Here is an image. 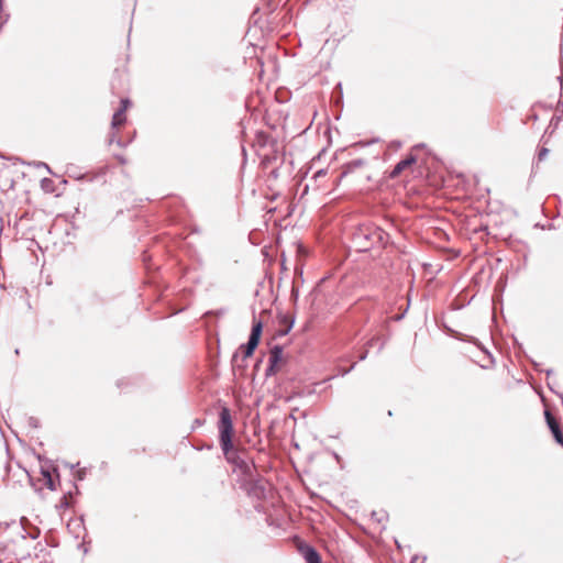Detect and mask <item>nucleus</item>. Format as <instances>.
Returning <instances> with one entry per match:
<instances>
[{"label":"nucleus","mask_w":563,"mask_h":563,"mask_svg":"<svg viewBox=\"0 0 563 563\" xmlns=\"http://www.w3.org/2000/svg\"><path fill=\"white\" fill-rule=\"evenodd\" d=\"M220 446L227 462L231 465L232 474L236 475L235 482L240 489H246V452L233 443V423L228 408L220 411L219 422Z\"/></svg>","instance_id":"nucleus-1"},{"label":"nucleus","mask_w":563,"mask_h":563,"mask_svg":"<svg viewBox=\"0 0 563 563\" xmlns=\"http://www.w3.org/2000/svg\"><path fill=\"white\" fill-rule=\"evenodd\" d=\"M276 142L271 139V136L263 132L258 131L255 134V139L252 143V147L254 148L257 157L260 158V165L264 170L272 168L271 174L274 177H277V166L276 162L278 159Z\"/></svg>","instance_id":"nucleus-2"},{"label":"nucleus","mask_w":563,"mask_h":563,"mask_svg":"<svg viewBox=\"0 0 563 563\" xmlns=\"http://www.w3.org/2000/svg\"><path fill=\"white\" fill-rule=\"evenodd\" d=\"M388 234L380 228L363 224L353 233L352 241L360 252H367L374 246H384L388 242Z\"/></svg>","instance_id":"nucleus-3"},{"label":"nucleus","mask_w":563,"mask_h":563,"mask_svg":"<svg viewBox=\"0 0 563 563\" xmlns=\"http://www.w3.org/2000/svg\"><path fill=\"white\" fill-rule=\"evenodd\" d=\"M282 363H283V346L276 344L271 349L266 374L267 375L275 374L279 369Z\"/></svg>","instance_id":"nucleus-4"},{"label":"nucleus","mask_w":563,"mask_h":563,"mask_svg":"<svg viewBox=\"0 0 563 563\" xmlns=\"http://www.w3.org/2000/svg\"><path fill=\"white\" fill-rule=\"evenodd\" d=\"M544 416H545V421H547V424L549 427V429L551 430L552 434H553V438L554 440L563 446V432L561 430V426H560V422L558 421V419L555 417L552 416V413L548 410H545L544 412Z\"/></svg>","instance_id":"nucleus-5"},{"label":"nucleus","mask_w":563,"mask_h":563,"mask_svg":"<svg viewBox=\"0 0 563 563\" xmlns=\"http://www.w3.org/2000/svg\"><path fill=\"white\" fill-rule=\"evenodd\" d=\"M263 330V323L261 320H256L254 318L253 325L251 333L249 335V356L254 352V350L257 347L260 338Z\"/></svg>","instance_id":"nucleus-6"},{"label":"nucleus","mask_w":563,"mask_h":563,"mask_svg":"<svg viewBox=\"0 0 563 563\" xmlns=\"http://www.w3.org/2000/svg\"><path fill=\"white\" fill-rule=\"evenodd\" d=\"M306 563H322L319 552L307 543H301L298 548Z\"/></svg>","instance_id":"nucleus-7"},{"label":"nucleus","mask_w":563,"mask_h":563,"mask_svg":"<svg viewBox=\"0 0 563 563\" xmlns=\"http://www.w3.org/2000/svg\"><path fill=\"white\" fill-rule=\"evenodd\" d=\"M417 161L416 156L410 154L406 158L399 161L389 174L390 178H397L407 167L415 164Z\"/></svg>","instance_id":"nucleus-8"},{"label":"nucleus","mask_w":563,"mask_h":563,"mask_svg":"<svg viewBox=\"0 0 563 563\" xmlns=\"http://www.w3.org/2000/svg\"><path fill=\"white\" fill-rule=\"evenodd\" d=\"M366 164V162L363 158H356L353 159L342 166V177L346 176L347 174L353 173L355 169L363 167Z\"/></svg>","instance_id":"nucleus-9"},{"label":"nucleus","mask_w":563,"mask_h":563,"mask_svg":"<svg viewBox=\"0 0 563 563\" xmlns=\"http://www.w3.org/2000/svg\"><path fill=\"white\" fill-rule=\"evenodd\" d=\"M5 528L8 530H11L12 532L19 534L22 539L26 538L25 529L23 527V519L20 522L13 520V521H11L9 523H5Z\"/></svg>","instance_id":"nucleus-10"},{"label":"nucleus","mask_w":563,"mask_h":563,"mask_svg":"<svg viewBox=\"0 0 563 563\" xmlns=\"http://www.w3.org/2000/svg\"><path fill=\"white\" fill-rule=\"evenodd\" d=\"M125 121H126L125 113L117 110L112 117V122H111L112 129L120 128L121 125H123L125 123Z\"/></svg>","instance_id":"nucleus-11"},{"label":"nucleus","mask_w":563,"mask_h":563,"mask_svg":"<svg viewBox=\"0 0 563 563\" xmlns=\"http://www.w3.org/2000/svg\"><path fill=\"white\" fill-rule=\"evenodd\" d=\"M70 496L63 495L59 501L56 504V509L62 514L64 510L68 509L70 506Z\"/></svg>","instance_id":"nucleus-12"},{"label":"nucleus","mask_w":563,"mask_h":563,"mask_svg":"<svg viewBox=\"0 0 563 563\" xmlns=\"http://www.w3.org/2000/svg\"><path fill=\"white\" fill-rule=\"evenodd\" d=\"M241 360L242 362L246 360V344H241L239 347V352L234 357V362H238V360Z\"/></svg>","instance_id":"nucleus-13"},{"label":"nucleus","mask_w":563,"mask_h":563,"mask_svg":"<svg viewBox=\"0 0 563 563\" xmlns=\"http://www.w3.org/2000/svg\"><path fill=\"white\" fill-rule=\"evenodd\" d=\"M131 102L129 99H122L121 100V107L119 109V111H122L125 113V111L128 110V108L130 107Z\"/></svg>","instance_id":"nucleus-14"},{"label":"nucleus","mask_w":563,"mask_h":563,"mask_svg":"<svg viewBox=\"0 0 563 563\" xmlns=\"http://www.w3.org/2000/svg\"><path fill=\"white\" fill-rule=\"evenodd\" d=\"M548 153H549V150H548V148H545V147H542V148L539 151V153H538V159H539V161H543V159L547 157Z\"/></svg>","instance_id":"nucleus-15"},{"label":"nucleus","mask_w":563,"mask_h":563,"mask_svg":"<svg viewBox=\"0 0 563 563\" xmlns=\"http://www.w3.org/2000/svg\"><path fill=\"white\" fill-rule=\"evenodd\" d=\"M379 342V338L378 336H373L372 339H369L366 343L367 347H372L374 346L376 343Z\"/></svg>","instance_id":"nucleus-16"},{"label":"nucleus","mask_w":563,"mask_h":563,"mask_svg":"<svg viewBox=\"0 0 563 563\" xmlns=\"http://www.w3.org/2000/svg\"><path fill=\"white\" fill-rule=\"evenodd\" d=\"M52 183H53V181H52L49 178H44V179L42 180V187H43L44 189H47V187H49V185H51Z\"/></svg>","instance_id":"nucleus-17"},{"label":"nucleus","mask_w":563,"mask_h":563,"mask_svg":"<svg viewBox=\"0 0 563 563\" xmlns=\"http://www.w3.org/2000/svg\"><path fill=\"white\" fill-rule=\"evenodd\" d=\"M367 354H368V350H364L360 355H358V360L360 361H364L366 357H367Z\"/></svg>","instance_id":"nucleus-18"},{"label":"nucleus","mask_w":563,"mask_h":563,"mask_svg":"<svg viewBox=\"0 0 563 563\" xmlns=\"http://www.w3.org/2000/svg\"><path fill=\"white\" fill-rule=\"evenodd\" d=\"M327 174V170L325 169H320L318 170L316 174H314V177L318 178V177H323L325 176Z\"/></svg>","instance_id":"nucleus-19"},{"label":"nucleus","mask_w":563,"mask_h":563,"mask_svg":"<svg viewBox=\"0 0 563 563\" xmlns=\"http://www.w3.org/2000/svg\"><path fill=\"white\" fill-rule=\"evenodd\" d=\"M355 367V363H353L347 369H344L342 372V375H346L347 373H350L353 368Z\"/></svg>","instance_id":"nucleus-20"},{"label":"nucleus","mask_w":563,"mask_h":563,"mask_svg":"<svg viewBox=\"0 0 563 563\" xmlns=\"http://www.w3.org/2000/svg\"><path fill=\"white\" fill-rule=\"evenodd\" d=\"M241 150H242V155L244 157V159H243V163H244L246 159V147L244 146V144L241 145Z\"/></svg>","instance_id":"nucleus-21"},{"label":"nucleus","mask_w":563,"mask_h":563,"mask_svg":"<svg viewBox=\"0 0 563 563\" xmlns=\"http://www.w3.org/2000/svg\"><path fill=\"white\" fill-rule=\"evenodd\" d=\"M545 374H547V376L549 377L550 375H552V374H553V369H547V371H545Z\"/></svg>","instance_id":"nucleus-22"},{"label":"nucleus","mask_w":563,"mask_h":563,"mask_svg":"<svg viewBox=\"0 0 563 563\" xmlns=\"http://www.w3.org/2000/svg\"><path fill=\"white\" fill-rule=\"evenodd\" d=\"M384 346V343H380L379 346H378V351H380Z\"/></svg>","instance_id":"nucleus-23"},{"label":"nucleus","mask_w":563,"mask_h":563,"mask_svg":"<svg viewBox=\"0 0 563 563\" xmlns=\"http://www.w3.org/2000/svg\"><path fill=\"white\" fill-rule=\"evenodd\" d=\"M292 295H294L295 297H298V294H297V291H295V290H292Z\"/></svg>","instance_id":"nucleus-24"},{"label":"nucleus","mask_w":563,"mask_h":563,"mask_svg":"<svg viewBox=\"0 0 563 563\" xmlns=\"http://www.w3.org/2000/svg\"><path fill=\"white\" fill-rule=\"evenodd\" d=\"M534 368H536V369H538V371H540V369H539V364H534Z\"/></svg>","instance_id":"nucleus-25"}]
</instances>
